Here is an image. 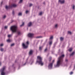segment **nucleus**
<instances>
[{
  "label": "nucleus",
  "instance_id": "1",
  "mask_svg": "<svg viewBox=\"0 0 75 75\" xmlns=\"http://www.w3.org/2000/svg\"><path fill=\"white\" fill-rule=\"evenodd\" d=\"M64 57V54H62L58 59V60L57 62V64L56 65H54L55 68L59 67L60 65L62 64V61H63V58Z\"/></svg>",
  "mask_w": 75,
  "mask_h": 75
},
{
  "label": "nucleus",
  "instance_id": "2",
  "mask_svg": "<svg viewBox=\"0 0 75 75\" xmlns=\"http://www.w3.org/2000/svg\"><path fill=\"white\" fill-rule=\"evenodd\" d=\"M10 30L12 31L13 33H17L18 35H20L21 34L20 32L18 31L17 30V26L13 25L11 27Z\"/></svg>",
  "mask_w": 75,
  "mask_h": 75
},
{
  "label": "nucleus",
  "instance_id": "3",
  "mask_svg": "<svg viewBox=\"0 0 75 75\" xmlns=\"http://www.w3.org/2000/svg\"><path fill=\"white\" fill-rule=\"evenodd\" d=\"M37 59L36 62V64L37 63H38L39 65H40L41 66H43L44 65V62L42 61V58L40 56H38L37 57Z\"/></svg>",
  "mask_w": 75,
  "mask_h": 75
},
{
  "label": "nucleus",
  "instance_id": "4",
  "mask_svg": "<svg viewBox=\"0 0 75 75\" xmlns=\"http://www.w3.org/2000/svg\"><path fill=\"white\" fill-rule=\"evenodd\" d=\"M1 71V75H6L7 73L5 72V67H4L1 69L0 70Z\"/></svg>",
  "mask_w": 75,
  "mask_h": 75
},
{
  "label": "nucleus",
  "instance_id": "5",
  "mask_svg": "<svg viewBox=\"0 0 75 75\" xmlns=\"http://www.w3.org/2000/svg\"><path fill=\"white\" fill-rule=\"evenodd\" d=\"M29 44V42L28 41H27L26 42V45L24 44V43H23L22 44V46L23 48H28V45Z\"/></svg>",
  "mask_w": 75,
  "mask_h": 75
},
{
  "label": "nucleus",
  "instance_id": "6",
  "mask_svg": "<svg viewBox=\"0 0 75 75\" xmlns=\"http://www.w3.org/2000/svg\"><path fill=\"white\" fill-rule=\"evenodd\" d=\"M53 66V64L52 63H50L49 64L48 66V68L49 69H52V67Z\"/></svg>",
  "mask_w": 75,
  "mask_h": 75
},
{
  "label": "nucleus",
  "instance_id": "7",
  "mask_svg": "<svg viewBox=\"0 0 75 75\" xmlns=\"http://www.w3.org/2000/svg\"><path fill=\"white\" fill-rule=\"evenodd\" d=\"M34 34L33 33H30L28 34V36L29 37H30L31 38L33 37Z\"/></svg>",
  "mask_w": 75,
  "mask_h": 75
},
{
  "label": "nucleus",
  "instance_id": "8",
  "mask_svg": "<svg viewBox=\"0 0 75 75\" xmlns=\"http://www.w3.org/2000/svg\"><path fill=\"white\" fill-rule=\"evenodd\" d=\"M32 25L33 23H32V22H30L28 24V27H31V26H32Z\"/></svg>",
  "mask_w": 75,
  "mask_h": 75
},
{
  "label": "nucleus",
  "instance_id": "9",
  "mask_svg": "<svg viewBox=\"0 0 75 75\" xmlns=\"http://www.w3.org/2000/svg\"><path fill=\"white\" fill-rule=\"evenodd\" d=\"M59 2H60L61 4L64 3L65 1L64 0H59Z\"/></svg>",
  "mask_w": 75,
  "mask_h": 75
},
{
  "label": "nucleus",
  "instance_id": "10",
  "mask_svg": "<svg viewBox=\"0 0 75 75\" xmlns=\"http://www.w3.org/2000/svg\"><path fill=\"white\" fill-rule=\"evenodd\" d=\"M33 50H31L29 52V55H32L33 54Z\"/></svg>",
  "mask_w": 75,
  "mask_h": 75
},
{
  "label": "nucleus",
  "instance_id": "11",
  "mask_svg": "<svg viewBox=\"0 0 75 75\" xmlns=\"http://www.w3.org/2000/svg\"><path fill=\"white\" fill-rule=\"evenodd\" d=\"M75 54V52H73L71 54H70V56H73Z\"/></svg>",
  "mask_w": 75,
  "mask_h": 75
},
{
  "label": "nucleus",
  "instance_id": "12",
  "mask_svg": "<svg viewBox=\"0 0 75 75\" xmlns=\"http://www.w3.org/2000/svg\"><path fill=\"white\" fill-rule=\"evenodd\" d=\"M12 40L10 39H8L7 40V42H11Z\"/></svg>",
  "mask_w": 75,
  "mask_h": 75
},
{
  "label": "nucleus",
  "instance_id": "13",
  "mask_svg": "<svg viewBox=\"0 0 75 75\" xmlns=\"http://www.w3.org/2000/svg\"><path fill=\"white\" fill-rule=\"evenodd\" d=\"M58 27V24H56L54 26V28H57Z\"/></svg>",
  "mask_w": 75,
  "mask_h": 75
},
{
  "label": "nucleus",
  "instance_id": "14",
  "mask_svg": "<svg viewBox=\"0 0 75 75\" xmlns=\"http://www.w3.org/2000/svg\"><path fill=\"white\" fill-rule=\"evenodd\" d=\"M17 6V5L15 4H13L12 5V7H15Z\"/></svg>",
  "mask_w": 75,
  "mask_h": 75
},
{
  "label": "nucleus",
  "instance_id": "15",
  "mask_svg": "<svg viewBox=\"0 0 75 75\" xmlns=\"http://www.w3.org/2000/svg\"><path fill=\"white\" fill-rule=\"evenodd\" d=\"M12 36V34L8 35V38H10V37H11Z\"/></svg>",
  "mask_w": 75,
  "mask_h": 75
},
{
  "label": "nucleus",
  "instance_id": "16",
  "mask_svg": "<svg viewBox=\"0 0 75 75\" xmlns=\"http://www.w3.org/2000/svg\"><path fill=\"white\" fill-rule=\"evenodd\" d=\"M53 38H54V37H53V36H51L50 37V40H52L53 39Z\"/></svg>",
  "mask_w": 75,
  "mask_h": 75
},
{
  "label": "nucleus",
  "instance_id": "17",
  "mask_svg": "<svg viewBox=\"0 0 75 75\" xmlns=\"http://www.w3.org/2000/svg\"><path fill=\"white\" fill-rule=\"evenodd\" d=\"M42 47L41 46V47H39V50H40V51H41V50H42Z\"/></svg>",
  "mask_w": 75,
  "mask_h": 75
},
{
  "label": "nucleus",
  "instance_id": "18",
  "mask_svg": "<svg viewBox=\"0 0 75 75\" xmlns=\"http://www.w3.org/2000/svg\"><path fill=\"white\" fill-rule=\"evenodd\" d=\"M52 41L49 42V45H52Z\"/></svg>",
  "mask_w": 75,
  "mask_h": 75
},
{
  "label": "nucleus",
  "instance_id": "19",
  "mask_svg": "<svg viewBox=\"0 0 75 75\" xmlns=\"http://www.w3.org/2000/svg\"><path fill=\"white\" fill-rule=\"evenodd\" d=\"M42 36H38L36 37V38H42Z\"/></svg>",
  "mask_w": 75,
  "mask_h": 75
},
{
  "label": "nucleus",
  "instance_id": "20",
  "mask_svg": "<svg viewBox=\"0 0 75 75\" xmlns=\"http://www.w3.org/2000/svg\"><path fill=\"white\" fill-rule=\"evenodd\" d=\"M72 50V48H70L69 50V51H70V52H71V51Z\"/></svg>",
  "mask_w": 75,
  "mask_h": 75
},
{
  "label": "nucleus",
  "instance_id": "21",
  "mask_svg": "<svg viewBox=\"0 0 75 75\" xmlns=\"http://www.w3.org/2000/svg\"><path fill=\"white\" fill-rule=\"evenodd\" d=\"M10 7V6H6L5 8H6V9H8V8H9Z\"/></svg>",
  "mask_w": 75,
  "mask_h": 75
},
{
  "label": "nucleus",
  "instance_id": "22",
  "mask_svg": "<svg viewBox=\"0 0 75 75\" xmlns=\"http://www.w3.org/2000/svg\"><path fill=\"white\" fill-rule=\"evenodd\" d=\"M24 25V22H23L22 24L20 26L22 27V26H23Z\"/></svg>",
  "mask_w": 75,
  "mask_h": 75
},
{
  "label": "nucleus",
  "instance_id": "23",
  "mask_svg": "<svg viewBox=\"0 0 75 75\" xmlns=\"http://www.w3.org/2000/svg\"><path fill=\"white\" fill-rule=\"evenodd\" d=\"M60 40L61 41H63V40H64V38H62V37H61L60 38Z\"/></svg>",
  "mask_w": 75,
  "mask_h": 75
},
{
  "label": "nucleus",
  "instance_id": "24",
  "mask_svg": "<svg viewBox=\"0 0 75 75\" xmlns=\"http://www.w3.org/2000/svg\"><path fill=\"white\" fill-rule=\"evenodd\" d=\"M3 18L4 19H5V18H6V16L4 15L3 17Z\"/></svg>",
  "mask_w": 75,
  "mask_h": 75
},
{
  "label": "nucleus",
  "instance_id": "25",
  "mask_svg": "<svg viewBox=\"0 0 75 75\" xmlns=\"http://www.w3.org/2000/svg\"><path fill=\"white\" fill-rule=\"evenodd\" d=\"M25 13L26 14H28V13H29V11L28 10H26L25 11Z\"/></svg>",
  "mask_w": 75,
  "mask_h": 75
},
{
  "label": "nucleus",
  "instance_id": "26",
  "mask_svg": "<svg viewBox=\"0 0 75 75\" xmlns=\"http://www.w3.org/2000/svg\"><path fill=\"white\" fill-rule=\"evenodd\" d=\"M68 34H72V33H71V32L70 31H68Z\"/></svg>",
  "mask_w": 75,
  "mask_h": 75
},
{
  "label": "nucleus",
  "instance_id": "27",
  "mask_svg": "<svg viewBox=\"0 0 75 75\" xmlns=\"http://www.w3.org/2000/svg\"><path fill=\"white\" fill-rule=\"evenodd\" d=\"M39 14V15H40V16H41V15L42 14V12H40Z\"/></svg>",
  "mask_w": 75,
  "mask_h": 75
},
{
  "label": "nucleus",
  "instance_id": "28",
  "mask_svg": "<svg viewBox=\"0 0 75 75\" xmlns=\"http://www.w3.org/2000/svg\"><path fill=\"white\" fill-rule=\"evenodd\" d=\"M22 15V13H19L18 14V16H21Z\"/></svg>",
  "mask_w": 75,
  "mask_h": 75
},
{
  "label": "nucleus",
  "instance_id": "29",
  "mask_svg": "<svg viewBox=\"0 0 75 75\" xmlns=\"http://www.w3.org/2000/svg\"><path fill=\"white\" fill-rule=\"evenodd\" d=\"M52 59V57H50L49 59V61H51V60Z\"/></svg>",
  "mask_w": 75,
  "mask_h": 75
},
{
  "label": "nucleus",
  "instance_id": "30",
  "mask_svg": "<svg viewBox=\"0 0 75 75\" xmlns=\"http://www.w3.org/2000/svg\"><path fill=\"white\" fill-rule=\"evenodd\" d=\"M4 50V49L3 48H1V51H3V50Z\"/></svg>",
  "mask_w": 75,
  "mask_h": 75
},
{
  "label": "nucleus",
  "instance_id": "31",
  "mask_svg": "<svg viewBox=\"0 0 75 75\" xmlns=\"http://www.w3.org/2000/svg\"><path fill=\"white\" fill-rule=\"evenodd\" d=\"M31 63L30 64V65H32V64H33V63H34V61H32L31 62Z\"/></svg>",
  "mask_w": 75,
  "mask_h": 75
},
{
  "label": "nucleus",
  "instance_id": "32",
  "mask_svg": "<svg viewBox=\"0 0 75 75\" xmlns=\"http://www.w3.org/2000/svg\"><path fill=\"white\" fill-rule=\"evenodd\" d=\"M70 75H72V74H73V72H71L70 73Z\"/></svg>",
  "mask_w": 75,
  "mask_h": 75
},
{
  "label": "nucleus",
  "instance_id": "33",
  "mask_svg": "<svg viewBox=\"0 0 75 75\" xmlns=\"http://www.w3.org/2000/svg\"><path fill=\"white\" fill-rule=\"evenodd\" d=\"M22 1H23V0H20V1L19 3H21Z\"/></svg>",
  "mask_w": 75,
  "mask_h": 75
},
{
  "label": "nucleus",
  "instance_id": "34",
  "mask_svg": "<svg viewBox=\"0 0 75 75\" xmlns=\"http://www.w3.org/2000/svg\"><path fill=\"white\" fill-rule=\"evenodd\" d=\"M7 28H8V26H5V29H7Z\"/></svg>",
  "mask_w": 75,
  "mask_h": 75
},
{
  "label": "nucleus",
  "instance_id": "35",
  "mask_svg": "<svg viewBox=\"0 0 75 75\" xmlns=\"http://www.w3.org/2000/svg\"><path fill=\"white\" fill-rule=\"evenodd\" d=\"M14 44H12L11 45V47H13V46H14Z\"/></svg>",
  "mask_w": 75,
  "mask_h": 75
},
{
  "label": "nucleus",
  "instance_id": "36",
  "mask_svg": "<svg viewBox=\"0 0 75 75\" xmlns=\"http://www.w3.org/2000/svg\"><path fill=\"white\" fill-rule=\"evenodd\" d=\"M75 6L74 5H73V10H74L75 9Z\"/></svg>",
  "mask_w": 75,
  "mask_h": 75
},
{
  "label": "nucleus",
  "instance_id": "37",
  "mask_svg": "<svg viewBox=\"0 0 75 75\" xmlns=\"http://www.w3.org/2000/svg\"><path fill=\"white\" fill-rule=\"evenodd\" d=\"M0 46L1 47H3V44L2 43V44H1V45H0Z\"/></svg>",
  "mask_w": 75,
  "mask_h": 75
},
{
  "label": "nucleus",
  "instance_id": "38",
  "mask_svg": "<svg viewBox=\"0 0 75 75\" xmlns=\"http://www.w3.org/2000/svg\"><path fill=\"white\" fill-rule=\"evenodd\" d=\"M47 51V48H46L45 50V52H46Z\"/></svg>",
  "mask_w": 75,
  "mask_h": 75
},
{
  "label": "nucleus",
  "instance_id": "39",
  "mask_svg": "<svg viewBox=\"0 0 75 75\" xmlns=\"http://www.w3.org/2000/svg\"><path fill=\"white\" fill-rule=\"evenodd\" d=\"M33 6V4H30V7H31Z\"/></svg>",
  "mask_w": 75,
  "mask_h": 75
},
{
  "label": "nucleus",
  "instance_id": "40",
  "mask_svg": "<svg viewBox=\"0 0 75 75\" xmlns=\"http://www.w3.org/2000/svg\"><path fill=\"white\" fill-rule=\"evenodd\" d=\"M54 62H55V60H53L52 62L51 63H52V64H53V63H54Z\"/></svg>",
  "mask_w": 75,
  "mask_h": 75
},
{
  "label": "nucleus",
  "instance_id": "41",
  "mask_svg": "<svg viewBox=\"0 0 75 75\" xmlns=\"http://www.w3.org/2000/svg\"><path fill=\"white\" fill-rule=\"evenodd\" d=\"M65 62H68V60L67 59H65Z\"/></svg>",
  "mask_w": 75,
  "mask_h": 75
},
{
  "label": "nucleus",
  "instance_id": "42",
  "mask_svg": "<svg viewBox=\"0 0 75 75\" xmlns=\"http://www.w3.org/2000/svg\"><path fill=\"white\" fill-rule=\"evenodd\" d=\"M27 62H26L25 64H24L23 65H25V64H27Z\"/></svg>",
  "mask_w": 75,
  "mask_h": 75
},
{
  "label": "nucleus",
  "instance_id": "43",
  "mask_svg": "<svg viewBox=\"0 0 75 75\" xmlns=\"http://www.w3.org/2000/svg\"><path fill=\"white\" fill-rule=\"evenodd\" d=\"M12 13L13 14H14V12L13 11L12 12Z\"/></svg>",
  "mask_w": 75,
  "mask_h": 75
},
{
  "label": "nucleus",
  "instance_id": "44",
  "mask_svg": "<svg viewBox=\"0 0 75 75\" xmlns=\"http://www.w3.org/2000/svg\"><path fill=\"white\" fill-rule=\"evenodd\" d=\"M1 62H0V66L1 65Z\"/></svg>",
  "mask_w": 75,
  "mask_h": 75
},
{
  "label": "nucleus",
  "instance_id": "45",
  "mask_svg": "<svg viewBox=\"0 0 75 75\" xmlns=\"http://www.w3.org/2000/svg\"><path fill=\"white\" fill-rule=\"evenodd\" d=\"M43 4H45V2H44V3H43Z\"/></svg>",
  "mask_w": 75,
  "mask_h": 75
},
{
  "label": "nucleus",
  "instance_id": "46",
  "mask_svg": "<svg viewBox=\"0 0 75 75\" xmlns=\"http://www.w3.org/2000/svg\"><path fill=\"white\" fill-rule=\"evenodd\" d=\"M1 4H2V3H1Z\"/></svg>",
  "mask_w": 75,
  "mask_h": 75
}]
</instances>
